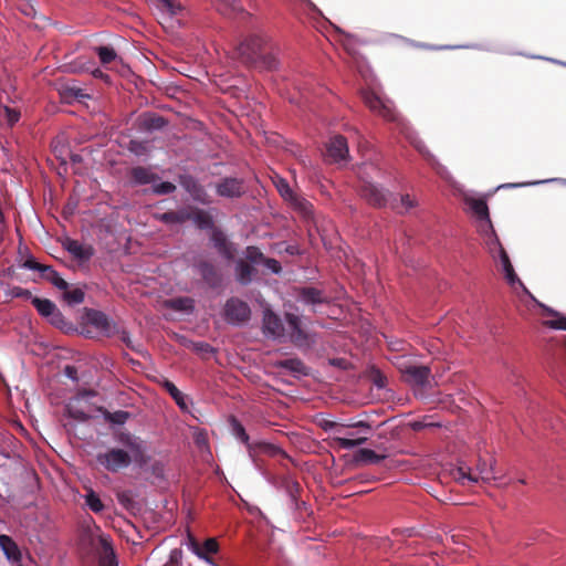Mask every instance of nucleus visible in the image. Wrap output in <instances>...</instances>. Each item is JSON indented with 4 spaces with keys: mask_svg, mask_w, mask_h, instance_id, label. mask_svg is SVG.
Segmentation results:
<instances>
[{
    "mask_svg": "<svg viewBox=\"0 0 566 566\" xmlns=\"http://www.w3.org/2000/svg\"><path fill=\"white\" fill-rule=\"evenodd\" d=\"M115 437L119 446L98 452L96 454L98 465L111 473H118L133 463L139 467L147 464L149 457L146 453L145 443L139 437L127 431H122Z\"/></svg>",
    "mask_w": 566,
    "mask_h": 566,
    "instance_id": "nucleus-1",
    "label": "nucleus"
},
{
    "mask_svg": "<svg viewBox=\"0 0 566 566\" xmlns=\"http://www.w3.org/2000/svg\"><path fill=\"white\" fill-rule=\"evenodd\" d=\"M264 45L265 39L262 35H250L238 45V57L247 65H254L263 57Z\"/></svg>",
    "mask_w": 566,
    "mask_h": 566,
    "instance_id": "nucleus-2",
    "label": "nucleus"
},
{
    "mask_svg": "<svg viewBox=\"0 0 566 566\" xmlns=\"http://www.w3.org/2000/svg\"><path fill=\"white\" fill-rule=\"evenodd\" d=\"M224 319L232 325H242L250 319L251 310L247 302L230 297L223 307Z\"/></svg>",
    "mask_w": 566,
    "mask_h": 566,
    "instance_id": "nucleus-3",
    "label": "nucleus"
},
{
    "mask_svg": "<svg viewBox=\"0 0 566 566\" xmlns=\"http://www.w3.org/2000/svg\"><path fill=\"white\" fill-rule=\"evenodd\" d=\"M399 371L405 382L411 386L423 387L428 384L431 376V369L428 366L402 363L399 365Z\"/></svg>",
    "mask_w": 566,
    "mask_h": 566,
    "instance_id": "nucleus-4",
    "label": "nucleus"
},
{
    "mask_svg": "<svg viewBox=\"0 0 566 566\" xmlns=\"http://www.w3.org/2000/svg\"><path fill=\"white\" fill-rule=\"evenodd\" d=\"M363 99L366 106L374 113L380 115L388 122H396L398 114L391 103L385 102L376 93L366 91L363 93Z\"/></svg>",
    "mask_w": 566,
    "mask_h": 566,
    "instance_id": "nucleus-5",
    "label": "nucleus"
},
{
    "mask_svg": "<svg viewBox=\"0 0 566 566\" xmlns=\"http://www.w3.org/2000/svg\"><path fill=\"white\" fill-rule=\"evenodd\" d=\"M275 187L281 197L289 201L295 210L302 213L305 218L312 216V205L307 200L295 195L285 179L279 178L275 181Z\"/></svg>",
    "mask_w": 566,
    "mask_h": 566,
    "instance_id": "nucleus-6",
    "label": "nucleus"
},
{
    "mask_svg": "<svg viewBox=\"0 0 566 566\" xmlns=\"http://www.w3.org/2000/svg\"><path fill=\"white\" fill-rule=\"evenodd\" d=\"M178 182L190 195L193 201L201 205L211 203V198L207 190L193 176L188 174L179 175Z\"/></svg>",
    "mask_w": 566,
    "mask_h": 566,
    "instance_id": "nucleus-7",
    "label": "nucleus"
},
{
    "mask_svg": "<svg viewBox=\"0 0 566 566\" xmlns=\"http://www.w3.org/2000/svg\"><path fill=\"white\" fill-rule=\"evenodd\" d=\"M195 268L209 287L217 289L221 285L222 274L212 262L200 260L195 264Z\"/></svg>",
    "mask_w": 566,
    "mask_h": 566,
    "instance_id": "nucleus-8",
    "label": "nucleus"
},
{
    "mask_svg": "<svg viewBox=\"0 0 566 566\" xmlns=\"http://www.w3.org/2000/svg\"><path fill=\"white\" fill-rule=\"evenodd\" d=\"M359 195L370 206L380 208L386 205L387 196L382 188L369 181H363L359 186Z\"/></svg>",
    "mask_w": 566,
    "mask_h": 566,
    "instance_id": "nucleus-9",
    "label": "nucleus"
},
{
    "mask_svg": "<svg viewBox=\"0 0 566 566\" xmlns=\"http://www.w3.org/2000/svg\"><path fill=\"white\" fill-rule=\"evenodd\" d=\"M216 191L220 197L239 198L244 193L243 181L238 178H224L216 185Z\"/></svg>",
    "mask_w": 566,
    "mask_h": 566,
    "instance_id": "nucleus-10",
    "label": "nucleus"
},
{
    "mask_svg": "<svg viewBox=\"0 0 566 566\" xmlns=\"http://www.w3.org/2000/svg\"><path fill=\"white\" fill-rule=\"evenodd\" d=\"M286 323L291 329L290 337L294 345L302 347L310 344L308 335L301 327V319L297 315L287 313Z\"/></svg>",
    "mask_w": 566,
    "mask_h": 566,
    "instance_id": "nucleus-11",
    "label": "nucleus"
},
{
    "mask_svg": "<svg viewBox=\"0 0 566 566\" xmlns=\"http://www.w3.org/2000/svg\"><path fill=\"white\" fill-rule=\"evenodd\" d=\"M326 151L328 158L334 163L347 159L348 145L346 138L340 135L332 137L329 143L327 144Z\"/></svg>",
    "mask_w": 566,
    "mask_h": 566,
    "instance_id": "nucleus-12",
    "label": "nucleus"
},
{
    "mask_svg": "<svg viewBox=\"0 0 566 566\" xmlns=\"http://www.w3.org/2000/svg\"><path fill=\"white\" fill-rule=\"evenodd\" d=\"M465 203L470 208L471 212L475 216V218L481 221L482 227L492 228L490 214H489V207L486 205V201L481 198H472L467 197Z\"/></svg>",
    "mask_w": 566,
    "mask_h": 566,
    "instance_id": "nucleus-13",
    "label": "nucleus"
},
{
    "mask_svg": "<svg viewBox=\"0 0 566 566\" xmlns=\"http://www.w3.org/2000/svg\"><path fill=\"white\" fill-rule=\"evenodd\" d=\"M63 248L78 261H88L94 254V249L91 245L70 238L63 241Z\"/></svg>",
    "mask_w": 566,
    "mask_h": 566,
    "instance_id": "nucleus-14",
    "label": "nucleus"
},
{
    "mask_svg": "<svg viewBox=\"0 0 566 566\" xmlns=\"http://www.w3.org/2000/svg\"><path fill=\"white\" fill-rule=\"evenodd\" d=\"M211 240L218 252L228 261H232L237 254L234 243L230 242L221 231H213Z\"/></svg>",
    "mask_w": 566,
    "mask_h": 566,
    "instance_id": "nucleus-15",
    "label": "nucleus"
},
{
    "mask_svg": "<svg viewBox=\"0 0 566 566\" xmlns=\"http://www.w3.org/2000/svg\"><path fill=\"white\" fill-rule=\"evenodd\" d=\"M87 321L91 325L99 329L106 336H111L114 333V324L108 318V316L96 310H91L87 312Z\"/></svg>",
    "mask_w": 566,
    "mask_h": 566,
    "instance_id": "nucleus-16",
    "label": "nucleus"
},
{
    "mask_svg": "<svg viewBox=\"0 0 566 566\" xmlns=\"http://www.w3.org/2000/svg\"><path fill=\"white\" fill-rule=\"evenodd\" d=\"M155 218L166 224H181L192 218V212L189 208H181L179 210H171L164 213L155 214Z\"/></svg>",
    "mask_w": 566,
    "mask_h": 566,
    "instance_id": "nucleus-17",
    "label": "nucleus"
},
{
    "mask_svg": "<svg viewBox=\"0 0 566 566\" xmlns=\"http://www.w3.org/2000/svg\"><path fill=\"white\" fill-rule=\"evenodd\" d=\"M297 297L301 302L308 305L327 303V296L324 294V292L313 286L298 289Z\"/></svg>",
    "mask_w": 566,
    "mask_h": 566,
    "instance_id": "nucleus-18",
    "label": "nucleus"
},
{
    "mask_svg": "<svg viewBox=\"0 0 566 566\" xmlns=\"http://www.w3.org/2000/svg\"><path fill=\"white\" fill-rule=\"evenodd\" d=\"M263 328L273 337L282 336L284 331L281 318L270 310L264 312Z\"/></svg>",
    "mask_w": 566,
    "mask_h": 566,
    "instance_id": "nucleus-19",
    "label": "nucleus"
},
{
    "mask_svg": "<svg viewBox=\"0 0 566 566\" xmlns=\"http://www.w3.org/2000/svg\"><path fill=\"white\" fill-rule=\"evenodd\" d=\"M129 176L135 185H148L159 179L157 174L143 166L133 167L130 169Z\"/></svg>",
    "mask_w": 566,
    "mask_h": 566,
    "instance_id": "nucleus-20",
    "label": "nucleus"
},
{
    "mask_svg": "<svg viewBox=\"0 0 566 566\" xmlns=\"http://www.w3.org/2000/svg\"><path fill=\"white\" fill-rule=\"evenodd\" d=\"M102 552L99 554V566H118L115 552L108 538L99 537Z\"/></svg>",
    "mask_w": 566,
    "mask_h": 566,
    "instance_id": "nucleus-21",
    "label": "nucleus"
},
{
    "mask_svg": "<svg viewBox=\"0 0 566 566\" xmlns=\"http://www.w3.org/2000/svg\"><path fill=\"white\" fill-rule=\"evenodd\" d=\"M256 270L245 262L244 260H239L235 264V276L237 281L241 285H249L252 282L253 276L255 275Z\"/></svg>",
    "mask_w": 566,
    "mask_h": 566,
    "instance_id": "nucleus-22",
    "label": "nucleus"
},
{
    "mask_svg": "<svg viewBox=\"0 0 566 566\" xmlns=\"http://www.w3.org/2000/svg\"><path fill=\"white\" fill-rule=\"evenodd\" d=\"M191 546L197 556L206 560H209L207 555L216 554L219 549V544L216 538L206 539L202 546H199L198 543L195 539H192Z\"/></svg>",
    "mask_w": 566,
    "mask_h": 566,
    "instance_id": "nucleus-23",
    "label": "nucleus"
},
{
    "mask_svg": "<svg viewBox=\"0 0 566 566\" xmlns=\"http://www.w3.org/2000/svg\"><path fill=\"white\" fill-rule=\"evenodd\" d=\"M0 546L8 558L20 560L21 553L17 543L8 535H0Z\"/></svg>",
    "mask_w": 566,
    "mask_h": 566,
    "instance_id": "nucleus-24",
    "label": "nucleus"
},
{
    "mask_svg": "<svg viewBox=\"0 0 566 566\" xmlns=\"http://www.w3.org/2000/svg\"><path fill=\"white\" fill-rule=\"evenodd\" d=\"M451 474L453 479L457 482H460L462 485L479 482V476L475 473H473L469 467H458L452 471Z\"/></svg>",
    "mask_w": 566,
    "mask_h": 566,
    "instance_id": "nucleus-25",
    "label": "nucleus"
},
{
    "mask_svg": "<svg viewBox=\"0 0 566 566\" xmlns=\"http://www.w3.org/2000/svg\"><path fill=\"white\" fill-rule=\"evenodd\" d=\"M276 366L280 368L290 370L294 374L304 375V376L308 375V368L298 358H289V359L280 360L276 363Z\"/></svg>",
    "mask_w": 566,
    "mask_h": 566,
    "instance_id": "nucleus-26",
    "label": "nucleus"
},
{
    "mask_svg": "<svg viewBox=\"0 0 566 566\" xmlns=\"http://www.w3.org/2000/svg\"><path fill=\"white\" fill-rule=\"evenodd\" d=\"M41 275L44 280L49 281L61 291H66V289H69V283L50 265L43 268Z\"/></svg>",
    "mask_w": 566,
    "mask_h": 566,
    "instance_id": "nucleus-27",
    "label": "nucleus"
},
{
    "mask_svg": "<svg viewBox=\"0 0 566 566\" xmlns=\"http://www.w3.org/2000/svg\"><path fill=\"white\" fill-rule=\"evenodd\" d=\"M167 307L178 312H192L195 302L190 297H175L166 302Z\"/></svg>",
    "mask_w": 566,
    "mask_h": 566,
    "instance_id": "nucleus-28",
    "label": "nucleus"
},
{
    "mask_svg": "<svg viewBox=\"0 0 566 566\" xmlns=\"http://www.w3.org/2000/svg\"><path fill=\"white\" fill-rule=\"evenodd\" d=\"M163 387L167 390V392L171 396L175 402L181 410H187L188 405L186 402V396L175 386L170 380H165Z\"/></svg>",
    "mask_w": 566,
    "mask_h": 566,
    "instance_id": "nucleus-29",
    "label": "nucleus"
},
{
    "mask_svg": "<svg viewBox=\"0 0 566 566\" xmlns=\"http://www.w3.org/2000/svg\"><path fill=\"white\" fill-rule=\"evenodd\" d=\"M384 459H386V455L384 454H377L371 449H359L355 454V460L357 462L363 463H380Z\"/></svg>",
    "mask_w": 566,
    "mask_h": 566,
    "instance_id": "nucleus-30",
    "label": "nucleus"
},
{
    "mask_svg": "<svg viewBox=\"0 0 566 566\" xmlns=\"http://www.w3.org/2000/svg\"><path fill=\"white\" fill-rule=\"evenodd\" d=\"M192 212V220L200 229H208L211 228L213 224L211 216L201 209L198 208H190Z\"/></svg>",
    "mask_w": 566,
    "mask_h": 566,
    "instance_id": "nucleus-31",
    "label": "nucleus"
},
{
    "mask_svg": "<svg viewBox=\"0 0 566 566\" xmlns=\"http://www.w3.org/2000/svg\"><path fill=\"white\" fill-rule=\"evenodd\" d=\"M157 8L169 18L179 14L184 10L182 6L175 0H157Z\"/></svg>",
    "mask_w": 566,
    "mask_h": 566,
    "instance_id": "nucleus-32",
    "label": "nucleus"
},
{
    "mask_svg": "<svg viewBox=\"0 0 566 566\" xmlns=\"http://www.w3.org/2000/svg\"><path fill=\"white\" fill-rule=\"evenodd\" d=\"M32 304L36 311L46 318L57 308L56 305L48 298L33 297Z\"/></svg>",
    "mask_w": 566,
    "mask_h": 566,
    "instance_id": "nucleus-33",
    "label": "nucleus"
},
{
    "mask_svg": "<svg viewBox=\"0 0 566 566\" xmlns=\"http://www.w3.org/2000/svg\"><path fill=\"white\" fill-rule=\"evenodd\" d=\"M367 437H360V438H345V437H334V442L344 450L353 449L357 446L364 444L367 441Z\"/></svg>",
    "mask_w": 566,
    "mask_h": 566,
    "instance_id": "nucleus-34",
    "label": "nucleus"
},
{
    "mask_svg": "<svg viewBox=\"0 0 566 566\" xmlns=\"http://www.w3.org/2000/svg\"><path fill=\"white\" fill-rule=\"evenodd\" d=\"M95 51L99 57V61L103 65H107L112 62H114L117 59V53L112 46H97L95 48Z\"/></svg>",
    "mask_w": 566,
    "mask_h": 566,
    "instance_id": "nucleus-35",
    "label": "nucleus"
},
{
    "mask_svg": "<svg viewBox=\"0 0 566 566\" xmlns=\"http://www.w3.org/2000/svg\"><path fill=\"white\" fill-rule=\"evenodd\" d=\"M230 426L233 436L242 443L249 446V434L245 432L244 427L235 417H231Z\"/></svg>",
    "mask_w": 566,
    "mask_h": 566,
    "instance_id": "nucleus-36",
    "label": "nucleus"
},
{
    "mask_svg": "<svg viewBox=\"0 0 566 566\" xmlns=\"http://www.w3.org/2000/svg\"><path fill=\"white\" fill-rule=\"evenodd\" d=\"M61 94L65 99H81L88 97V94H86L82 88L71 84H66L65 86H63Z\"/></svg>",
    "mask_w": 566,
    "mask_h": 566,
    "instance_id": "nucleus-37",
    "label": "nucleus"
},
{
    "mask_svg": "<svg viewBox=\"0 0 566 566\" xmlns=\"http://www.w3.org/2000/svg\"><path fill=\"white\" fill-rule=\"evenodd\" d=\"M415 206V200L409 195H403L400 197L399 202L392 203V209L399 213H405L412 209Z\"/></svg>",
    "mask_w": 566,
    "mask_h": 566,
    "instance_id": "nucleus-38",
    "label": "nucleus"
},
{
    "mask_svg": "<svg viewBox=\"0 0 566 566\" xmlns=\"http://www.w3.org/2000/svg\"><path fill=\"white\" fill-rule=\"evenodd\" d=\"M66 415L77 421L85 422L91 419V416L84 410L77 408L74 403L70 402L66 406Z\"/></svg>",
    "mask_w": 566,
    "mask_h": 566,
    "instance_id": "nucleus-39",
    "label": "nucleus"
},
{
    "mask_svg": "<svg viewBox=\"0 0 566 566\" xmlns=\"http://www.w3.org/2000/svg\"><path fill=\"white\" fill-rule=\"evenodd\" d=\"M85 502H86V505L94 513H99L104 510V504L102 503L99 496L92 490L86 494Z\"/></svg>",
    "mask_w": 566,
    "mask_h": 566,
    "instance_id": "nucleus-40",
    "label": "nucleus"
},
{
    "mask_svg": "<svg viewBox=\"0 0 566 566\" xmlns=\"http://www.w3.org/2000/svg\"><path fill=\"white\" fill-rule=\"evenodd\" d=\"M167 125V120L159 115H149L144 119V126L147 129H161Z\"/></svg>",
    "mask_w": 566,
    "mask_h": 566,
    "instance_id": "nucleus-41",
    "label": "nucleus"
},
{
    "mask_svg": "<svg viewBox=\"0 0 566 566\" xmlns=\"http://www.w3.org/2000/svg\"><path fill=\"white\" fill-rule=\"evenodd\" d=\"M64 292V300L69 303V304H81L83 303L84 301V292L83 290L81 289H73V290H69L66 289V291H63Z\"/></svg>",
    "mask_w": 566,
    "mask_h": 566,
    "instance_id": "nucleus-42",
    "label": "nucleus"
},
{
    "mask_svg": "<svg viewBox=\"0 0 566 566\" xmlns=\"http://www.w3.org/2000/svg\"><path fill=\"white\" fill-rule=\"evenodd\" d=\"M129 418V413L124 410H118L115 412H108L105 413V419L112 423L116 424H124L127 419Z\"/></svg>",
    "mask_w": 566,
    "mask_h": 566,
    "instance_id": "nucleus-43",
    "label": "nucleus"
},
{
    "mask_svg": "<svg viewBox=\"0 0 566 566\" xmlns=\"http://www.w3.org/2000/svg\"><path fill=\"white\" fill-rule=\"evenodd\" d=\"M245 258L251 263H260L264 261V255L256 247H248L245 250Z\"/></svg>",
    "mask_w": 566,
    "mask_h": 566,
    "instance_id": "nucleus-44",
    "label": "nucleus"
},
{
    "mask_svg": "<svg viewBox=\"0 0 566 566\" xmlns=\"http://www.w3.org/2000/svg\"><path fill=\"white\" fill-rule=\"evenodd\" d=\"M176 190V186L170 181H163L153 187V192L156 195H169Z\"/></svg>",
    "mask_w": 566,
    "mask_h": 566,
    "instance_id": "nucleus-45",
    "label": "nucleus"
},
{
    "mask_svg": "<svg viewBox=\"0 0 566 566\" xmlns=\"http://www.w3.org/2000/svg\"><path fill=\"white\" fill-rule=\"evenodd\" d=\"M495 241H496V244L499 245V255H500V261H501V264L503 268V272L512 270L513 265L510 261V258H509L505 249L501 245V243L499 242L497 239H495Z\"/></svg>",
    "mask_w": 566,
    "mask_h": 566,
    "instance_id": "nucleus-46",
    "label": "nucleus"
},
{
    "mask_svg": "<svg viewBox=\"0 0 566 566\" xmlns=\"http://www.w3.org/2000/svg\"><path fill=\"white\" fill-rule=\"evenodd\" d=\"M418 149H419V151H420L421 154H423V156L427 158V160L430 163V165L436 169V171H437L439 175L443 176V172H444V170H446V169H444V167H443L441 164H439V163L436 160V158L433 157V155H431L429 151H423V150H422V148H418Z\"/></svg>",
    "mask_w": 566,
    "mask_h": 566,
    "instance_id": "nucleus-47",
    "label": "nucleus"
},
{
    "mask_svg": "<svg viewBox=\"0 0 566 566\" xmlns=\"http://www.w3.org/2000/svg\"><path fill=\"white\" fill-rule=\"evenodd\" d=\"M48 318L50 323L56 327L62 328L65 325V317L59 308H56Z\"/></svg>",
    "mask_w": 566,
    "mask_h": 566,
    "instance_id": "nucleus-48",
    "label": "nucleus"
},
{
    "mask_svg": "<svg viewBox=\"0 0 566 566\" xmlns=\"http://www.w3.org/2000/svg\"><path fill=\"white\" fill-rule=\"evenodd\" d=\"M476 470L479 471V481L482 480L484 482L490 481L492 479L491 468H486L485 462L479 463Z\"/></svg>",
    "mask_w": 566,
    "mask_h": 566,
    "instance_id": "nucleus-49",
    "label": "nucleus"
},
{
    "mask_svg": "<svg viewBox=\"0 0 566 566\" xmlns=\"http://www.w3.org/2000/svg\"><path fill=\"white\" fill-rule=\"evenodd\" d=\"M260 448L263 452L270 455H279L284 453V451L281 448L271 443H260Z\"/></svg>",
    "mask_w": 566,
    "mask_h": 566,
    "instance_id": "nucleus-50",
    "label": "nucleus"
},
{
    "mask_svg": "<svg viewBox=\"0 0 566 566\" xmlns=\"http://www.w3.org/2000/svg\"><path fill=\"white\" fill-rule=\"evenodd\" d=\"M504 275H505V279H506V281H507V283H509L510 285H514L515 283H518V284L523 287V290H524L525 292H527V289L524 286V284L522 283V281L518 279V276L516 275V273H515L514 269H512V270H510V271L504 272Z\"/></svg>",
    "mask_w": 566,
    "mask_h": 566,
    "instance_id": "nucleus-51",
    "label": "nucleus"
},
{
    "mask_svg": "<svg viewBox=\"0 0 566 566\" xmlns=\"http://www.w3.org/2000/svg\"><path fill=\"white\" fill-rule=\"evenodd\" d=\"M116 497H117L118 502L122 505H124L125 507H128L133 502L130 491L117 492Z\"/></svg>",
    "mask_w": 566,
    "mask_h": 566,
    "instance_id": "nucleus-52",
    "label": "nucleus"
},
{
    "mask_svg": "<svg viewBox=\"0 0 566 566\" xmlns=\"http://www.w3.org/2000/svg\"><path fill=\"white\" fill-rule=\"evenodd\" d=\"M6 118L8 123L12 126L14 125L19 118H20V112L10 107H6Z\"/></svg>",
    "mask_w": 566,
    "mask_h": 566,
    "instance_id": "nucleus-53",
    "label": "nucleus"
},
{
    "mask_svg": "<svg viewBox=\"0 0 566 566\" xmlns=\"http://www.w3.org/2000/svg\"><path fill=\"white\" fill-rule=\"evenodd\" d=\"M264 265L270 269L273 273H280L282 268L277 260L265 258L263 261Z\"/></svg>",
    "mask_w": 566,
    "mask_h": 566,
    "instance_id": "nucleus-54",
    "label": "nucleus"
},
{
    "mask_svg": "<svg viewBox=\"0 0 566 566\" xmlns=\"http://www.w3.org/2000/svg\"><path fill=\"white\" fill-rule=\"evenodd\" d=\"M22 266L25 269H30V270H38L41 273L43 272V268H46V265H43V264L36 262L32 258L25 260L24 263L22 264Z\"/></svg>",
    "mask_w": 566,
    "mask_h": 566,
    "instance_id": "nucleus-55",
    "label": "nucleus"
},
{
    "mask_svg": "<svg viewBox=\"0 0 566 566\" xmlns=\"http://www.w3.org/2000/svg\"><path fill=\"white\" fill-rule=\"evenodd\" d=\"M373 382L375 384V386H377L378 388H384L387 384V378L385 375H382L379 370H376L374 374H373Z\"/></svg>",
    "mask_w": 566,
    "mask_h": 566,
    "instance_id": "nucleus-56",
    "label": "nucleus"
},
{
    "mask_svg": "<svg viewBox=\"0 0 566 566\" xmlns=\"http://www.w3.org/2000/svg\"><path fill=\"white\" fill-rule=\"evenodd\" d=\"M545 324L555 329L566 331V317H559L557 319L548 321Z\"/></svg>",
    "mask_w": 566,
    "mask_h": 566,
    "instance_id": "nucleus-57",
    "label": "nucleus"
},
{
    "mask_svg": "<svg viewBox=\"0 0 566 566\" xmlns=\"http://www.w3.org/2000/svg\"><path fill=\"white\" fill-rule=\"evenodd\" d=\"M12 294L15 297H23V298L31 297V292L29 290L22 289L20 286L13 287Z\"/></svg>",
    "mask_w": 566,
    "mask_h": 566,
    "instance_id": "nucleus-58",
    "label": "nucleus"
},
{
    "mask_svg": "<svg viewBox=\"0 0 566 566\" xmlns=\"http://www.w3.org/2000/svg\"><path fill=\"white\" fill-rule=\"evenodd\" d=\"M433 426H434L433 423H426L423 421H413V422L410 423V428L413 431H421V430H423L427 427H433Z\"/></svg>",
    "mask_w": 566,
    "mask_h": 566,
    "instance_id": "nucleus-59",
    "label": "nucleus"
},
{
    "mask_svg": "<svg viewBox=\"0 0 566 566\" xmlns=\"http://www.w3.org/2000/svg\"><path fill=\"white\" fill-rule=\"evenodd\" d=\"M120 340H122V342H123L127 347H129V348H132V349H135V347H134V345H133V342H132V339H130V335H129V333H128V332L123 331V332L120 333Z\"/></svg>",
    "mask_w": 566,
    "mask_h": 566,
    "instance_id": "nucleus-60",
    "label": "nucleus"
},
{
    "mask_svg": "<svg viewBox=\"0 0 566 566\" xmlns=\"http://www.w3.org/2000/svg\"><path fill=\"white\" fill-rule=\"evenodd\" d=\"M196 348L205 353H211L213 350V348L207 343H198Z\"/></svg>",
    "mask_w": 566,
    "mask_h": 566,
    "instance_id": "nucleus-61",
    "label": "nucleus"
},
{
    "mask_svg": "<svg viewBox=\"0 0 566 566\" xmlns=\"http://www.w3.org/2000/svg\"><path fill=\"white\" fill-rule=\"evenodd\" d=\"M65 374H66L70 378H72V379H76V374H77V371H76V368H75V367H73V366H66V367H65Z\"/></svg>",
    "mask_w": 566,
    "mask_h": 566,
    "instance_id": "nucleus-62",
    "label": "nucleus"
},
{
    "mask_svg": "<svg viewBox=\"0 0 566 566\" xmlns=\"http://www.w3.org/2000/svg\"><path fill=\"white\" fill-rule=\"evenodd\" d=\"M328 427L335 429L337 433H342V430L344 429L345 426L335 422H329Z\"/></svg>",
    "mask_w": 566,
    "mask_h": 566,
    "instance_id": "nucleus-63",
    "label": "nucleus"
},
{
    "mask_svg": "<svg viewBox=\"0 0 566 566\" xmlns=\"http://www.w3.org/2000/svg\"><path fill=\"white\" fill-rule=\"evenodd\" d=\"M70 159H71V161H72V163H74V164H80V163H82V160H83V159H82V156H81V155H78V154H71Z\"/></svg>",
    "mask_w": 566,
    "mask_h": 566,
    "instance_id": "nucleus-64",
    "label": "nucleus"
}]
</instances>
